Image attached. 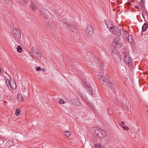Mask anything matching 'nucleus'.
<instances>
[{
	"label": "nucleus",
	"instance_id": "393cba45",
	"mask_svg": "<svg viewBox=\"0 0 148 148\" xmlns=\"http://www.w3.org/2000/svg\"><path fill=\"white\" fill-rule=\"evenodd\" d=\"M94 148H101V146L100 144L97 143L95 144Z\"/></svg>",
	"mask_w": 148,
	"mask_h": 148
},
{
	"label": "nucleus",
	"instance_id": "c85d7f7f",
	"mask_svg": "<svg viewBox=\"0 0 148 148\" xmlns=\"http://www.w3.org/2000/svg\"><path fill=\"white\" fill-rule=\"evenodd\" d=\"M19 2L22 4H23L25 3H26L25 1L24 0H18Z\"/></svg>",
	"mask_w": 148,
	"mask_h": 148
},
{
	"label": "nucleus",
	"instance_id": "e433bc0d",
	"mask_svg": "<svg viewBox=\"0 0 148 148\" xmlns=\"http://www.w3.org/2000/svg\"><path fill=\"white\" fill-rule=\"evenodd\" d=\"M81 73L80 72H79L78 73V74L80 75V73Z\"/></svg>",
	"mask_w": 148,
	"mask_h": 148
},
{
	"label": "nucleus",
	"instance_id": "5701e85b",
	"mask_svg": "<svg viewBox=\"0 0 148 148\" xmlns=\"http://www.w3.org/2000/svg\"><path fill=\"white\" fill-rule=\"evenodd\" d=\"M81 97L83 101H85V103H87L88 105L90 104V103H89L87 101V99L86 97H84V96H81Z\"/></svg>",
	"mask_w": 148,
	"mask_h": 148
},
{
	"label": "nucleus",
	"instance_id": "dca6fc26",
	"mask_svg": "<svg viewBox=\"0 0 148 148\" xmlns=\"http://www.w3.org/2000/svg\"><path fill=\"white\" fill-rule=\"evenodd\" d=\"M148 27V24L145 23L143 25L142 27V30L143 31H144L146 30Z\"/></svg>",
	"mask_w": 148,
	"mask_h": 148
},
{
	"label": "nucleus",
	"instance_id": "39448f33",
	"mask_svg": "<svg viewBox=\"0 0 148 148\" xmlns=\"http://www.w3.org/2000/svg\"><path fill=\"white\" fill-rule=\"evenodd\" d=\"M112 45L114 48H118L121 47L122 46V43L119 41V38L117 37L113 41Z\"/></svg>",
	"mask_w": 148,
	"mask_h": 148
},
{
	"label": "nucleus",
	"instance_id": "ea45409f",
	"mask_svg": "<svg viewBox=\"0 0 148 148\" xmlns=\"http://www.w3.org/2000/svg\"><path fill=\"white\" fill-rule=\"evenodd\" d=\"M90 107H91V106L90 105Z\"/></svg>",
	"mask_w": 148,
	"mask_h": 148
},
{
	"label": "nucleus",
	"instance_id": "0eeeda50",
	"mask_svg": "<svg viewBox=\"0 0 148 148\" xmlns=\"http://www.w3.org/2000/svg\"><path fill=\"white\" fill-rule=\"evenodd\" d=\"M86 35L91 36L94 33V29L92 27L91 25H88L86 31Z\"/></svg>",
	"mask_w": 148,
	"mask_h": 148
},
{
	"label": "nucleus",
	"instance_id": "c9c22d12",
	"mask_svg": "<svg viewBox=\"0 0 148 148\" xmlns=\"http://www.w3.org/2000/svg\"><path fill=\"white\" fill-rule=\"evenodd\" d=\"M1 73V68H0V74Z\"/></svg>",
	"mask_w": 148,
	"mask_h": 148
},
{
	"label": "nucleus",
	"instance_id": "cd10ccee",
	"mask_svg": "<svg viewBox=\"0 0 148 148\" xmlns=\"http://www.w3.org/2000/svg\"><path fill=\"white\" fill-rule=\"evenodd\" d=\"M47 15L48 16L46 18H47V19H50L51 18V14L49 12L47 14Z\"/></svg>",
	"mask_w": 148,
	"mask_h": 148
},
{
	"label": "nucleus",
	"instance_id": "7c9ffc66",
	"mask_svg": "<svg viewBox=\"0 0 148 148\" xmlns=\"http://www.w3.org/2000/svg\"><path fill=\"white\" fill-rule=\"evenodd\" d=\"M41 69V68L39 66L38 67H37L36 68V70L37 71H39Z\"/></svg>",
	"mask_w": 148,
	"mask_h": 148
},
{
	"label": "nucleus",
	"instance_id": "f03ea898",
	"mask_svg": "<svg viewBox=\"0 0 148 148\" xmlns=\"http://www.w3.org/2000/svg\"><path fill=\"white\" fill-rule=\"evenodd\" d=\"M110 31L113 34L119 36L121 34L123 37H124L125 34L126 33L127 34V32L124 29H122L120 30L118 27L116 26L113 27H110Z\"/></svg>",
	"mask_w": 148,
	"mask_h": 148
},
{
	"label": "nucleus",
	"instance_id": "a878e982",
	"mask_svg": "<svg viewBox=\"0 0 148 148\" xmlns=\"http://www.w3.org/2000/svg\"><path fill=\"white\" fill-rule=\"evenodd\" d=\"M59 103L60 104H63L64 103L65 101L63 100L62 99H59Z\"/></svg>",
	"mask_w": 148,
	"mask_h": 148
},
{
	"label": "nucleus",
	"instance_id": "6ab92c4d",
	"mask_svg": "<svg viewBox=\"0 0 148 148\" xmlns=\"http://www.w3.org/2000/svg\"><path fill=\"white\" fill-rule=\"evenodd\" d=\"M41 54L40 52L39 51L37 54L36 56H35V57H37V58L38 59H41Z\"/></svg>",
	"mask_w": 148,
	"mask_h": 148
},
{
	"label": "nucleus",
	"instance_id": "f257e3e1",
	"mask_svg": "<svg viewBox=\"0 0 148 148\" xmlns=\"http://www.w3.org/2000/svg\"><path fill=\"white\" fill-rule=\"evenodd\" d=\"M104 72L103 69L101 70V72L99 73L97 72L96 73V74L98 76L97 78L99 79L100 81L103 80V84L107 86L110 87L112 86V83L106 77L102 75V74Z\"/></svg>",
	"mask_w": 148,
	"mask_h": 148
},
{
	"label": "nucleus",
	"instance_id": "1a4fd4ad",
	"mask_svg": "<svg viewBox=\"0 0 148 148\" xmlns=\"http://www.w3.org/2000/svg\"><path fill=\"white\" fill-rule=\"evenodd\" d=\"M126 37L127 39V40L130 43H132L133 41V37L131 35L130 36L127 34V33H126L124 35L123 38Z\"/></svg>",
	"mask_w": 148,
	"mask_h": 148
},
{
	"label": "nucleus",
	"instance_id": "ddd939ff",
	"mask_svg": "<svg viewBox=\"0 0 148 148\" xmlns=\"http://www.w3.org/2000/svg\"><path fill=\"white\" fill-rule=\"evenodd\" d=\"M8 84H10L12 89H15L16 88V85L15 82H13V83L12 84L10 80L8 81Z\"/></svg>",
	"mask_w": 148,
	"mask_h": 148
},
{
	"label": "nucleus",
	"instance_id": "423d86ee",
	"mask_svg": "<svg viewBox=\"0 0 148 148\" xmlns=\"http://www.w3.org/2000/svg\"><path fill=\"white\" fill-rule=\"evenodd\" d=\"M84 87L85 89L87 91H88V93L90 94H91L92 93V88L91 87L90 83L89 82H86L84 85Z\"/></svg>",
	"mask_w": 148,
	"mask_h": 148
},
{
	"label": "nucleus",
	"instance_id": "4c0bfd02",
	"mask_svg": "<svg viewBox=\"0 0 148 148\" xmlns=\"http://www.w3.org/2000/svg\"><path fill=\"white\" fill-rule=\"evenodd\" d=\"M134 0H132V1L133 2V1H134Z\"/></svg>",
	"mask_w": 148,
	"mask_h": 148
},
{
	"label": "nucleus",
	"instance_id": "9b49d317",
	"mask_svg": "<svg viewBox=\"0 0 148 148\" xmlns=\"http://www.w3.org/2000/svg\"><path fill=\"white\" fill-rule=\"evenodd\" d=\"M31 50L32 53V54L34 56L37 55V54L39 51L37 49H34L33 48H32Z\"/></svg>",
	"mask_w": 148,
	"mask_h": 148
},
{
	"label": "nucleus",
	"instance_id": "2f4dec72",
	"mask_svg": "<svg viewBox=\"0 0 148 148\" xmlns=\"http://www.w3.org/2000/svg\"><path fill=\"white\" fill-rule=\"evenodd\" d=\"M135 8H136V9H138L139 8H139L138 7V6L136 5H135Z\"/></svg>",
	"mask_w": 148,
	"mask_h": 148
},
{
	"label": "nucleus",
	"instance_id": "bb28decb",
	"mask_svg": "<svg viewBox=\"0 0 148 148\" xmlns=\"http://www.w3.org/2000/svg\"><path fill=\"white\" fill-rule=\"evenodd\" d=\"M122 127H123V129L124 130H128L129 129V127H127V126H124L123 125H122L121 124L120 125Z\"/></svg>",
	"mask_w": 148,
	"mask_h": 148
},
{
	"label": "nucleus",
	"instance_id": "2eb2a0df",
	"mask_svg": "<svg viewBox=\"0 0 148 148\" xmlns=\"http://www.w3.org/2000/svg\"><path fill=\"white\" fill-rule=\"evenodd\" d=\"M12 33L14 34H19L20 33V32L18 29H17L16 28H15L12 29Z\"/></svg>",
	"mask_w": 148,
	"mask_h": 148
},
{
	"label": "nucleus",
	"instance_id": "f3484780",
	"mask_svg": "<svg viewBox=\"0 0 148 148\" xmlns=\"http://www.w3.org/2000/svg\"><path fill=\"white\" fill-rule=\"evenodd\" d=\"M22 97V96L20 94H17V98L18 100L21 101H22L23 100Z\"/></svg>",
	"mask_w": 148,
	"mask_h": 148
},
{
	"label": "nucleus",
	"instance_id": "6e6552de",
	"mask_svg": "<svg viewBox=\"0 0 148 148\" xmlns=\"http://www.w3.org/2000/svg\"><path fill=\"white\" fill-rule=\"evenodd\" d=\"M124 59L125 62L127 64H129L131 61V59L129 55V53L126 51L124 53Z\"/></svg>",
	"mask_w": 148,
	"mask_h": 148
},
{
	"label": "nucleus",
	"instance_id": "aec40b11",
	"mask_svg": "<svg viewBox=\"0 0 148 148\" xmlns=\"http://www.w3.org/2000/svg\"><path fill=\"white\" fill-rule=\"evenodd\" d=\"M112 56L113 57L115 58V56H116V57L117 58V59H118V60L119 61H120L121 60V59L119 57V55H117L116 54V53H113V54L112 55Z\"/></svg>",
	"mask_w": 148,
	"mask_h": 148
},
{
	"label": "nucleus",
	"instance_id": "4468645a",
	"mask_svg": "<svg viewBox=\"0 0 148 148\" xmlns=\"http://www.w3.org/2000/svg\"><path fill=\"white\" fill-rule=\"evenodd\" d=\"M29 6L33 10H35L36 9V7L35 5V3L32 1L31 2Z\"/></svg>",
	"mask_w": 148,
	"mask_h": 148
},
{
	"label": "nucleus",
	"instance_id": "72a5a7b5",
	"mask_svg": "<svg viewBox=\"0 0 148 148\" xmlns=\"http://www.w3.org/2000/svg\"><path fill=\"white\" fill-rule=\"evenodd\" d=\"M5 1L7 3H9L10 1V0H5Z\"/></svg>",
	"mask_w": 148,
	"mask_h": 148
},
{
	"label": "nucleus",
	"instance_id": "a211bd4d",
	"mask_svg": "<svg viewBox=\"0 0 148 148\" xmlns=\"http://www.w3.org/2000/svg\"><path fill=\"white\" fill-rule=\"evenodd\" d=\"M21 112V110L19 108L17 109L16 110V111L15 112V114L16 116L19 115Z\"/></svg>",
	"mask_w": 148,
	"mask_h": 148
},
{
	"label": "nucleus",
	"instance_id": "412c9836",
	"mask_svg": "<svg viewBox=\"0 0 148 148\" xmlns=\"http://www.w3.org/2000/svg\"><path fill=\"white\" fill-rule=\"evenodd\" d=\"M17 51L19 53H21L22 51V47L19 45H18L17 46Z\"/></svg>",
	"mask_w": 148,
	"mask_h": 148
},
{
	"label": "nucleus",
	"instance_id": "4be33fe9",
	"mask_svg": "<svg viewBox=\"0 0 148 148\" xmlns=\"http://www.w3.org/2000/svg\"><path fill=\"white\" fill-rule=\"evenodd\" d=\"M71 134V132H70L68 131H66L64 133V135L67 137H69L70 136Z\"/></svg>",
	"mask_w": 148,
	"mask_h": 148
},
{
	"label": "nucleus",
	"instance_id": "9d476101",
	"mask_svg": "<svg viewBox=\"0 0 148 148\" xmlns=\"http://www.w3.org/2000/svg\"><path fill=\"white\" fill-rule=\"evenodd\" d=\"M105 136L106 133L104 131L102 130L98 136L100 139H103L105 138Z\"/></svg>",
	"mask_w": 148,
	"mask_h": 148
},
{
	"label": "nucleus",
	"instance_id": "58836bf2",
	"mask_svg": "<svg viewBox=\"0 0 148 148\" xmlns=\"http://www.w3.org/2000/svg\"><path fill=\"white\" fill-rule=\"evenodd\" d=\"M4 92L5 91V90H4Z\"/></svg>",
	"mask_w": 148,
	"mask_h": 148
},
{
	"label": "nucleus",
	"instance_id": "473e14b6",
	"mask_svg": "<svg viewBox=\"0 0 148 148\" xmlns=\"http://www.w3.org/2000/svg\"><path fill=\"white\" fill-rule=\"evenodd\" d=\"M121 124H122V125H123L124 126L125 124L124 122L123 121H122L121 122Z\"/></svg>",
	"mask_w": 148,
	"mask_h": 148
},
{
	"label": "nucleus",
	"instance_id": "20e7f679",
	"mask_svg": "<svg viewBox=\"0 0 148 148\" xmlns=\"http://www.w3.org/2000/svg\"><path fill=\"white\" fill-rule=\"evenodd\" d=\"M112 45L114 48H118L121 47L122 46V43L119 41V38L117 37L113 41Z\"/></svg>",
	"mask_w": 148,
	"mask_h": 148
},
{
	"label": "nucleus",
	"instance_id": "f704fd0d",
	"mask_svg": "<svg viewBox=\"0 0 148 148\" xmlns=\"http://www.w3.org/2000/svg\"><path fill=\"white\" fill-rule=\"evenodd\" d=\"M131 3H127V5H131Z\"/></svg>",
	"mask_w": 148,
	"mask_h": 148
},
{
	"label": "nucleus",
	"instance_id": "f8f14e48",
	"mask_svg": "<svg viewBox=\"0 0 148 148\" xmlns=\"http://www.w3.org/2000/svg\"><path fill=\"white\" fill-rule=\"evenodd\" d=\"M101 129L99 128H96L94 130V134L97 136H98L99 134L101 132Z\"/></svg>",
	"mask_w": 148,
	"mask_h": 148
},
{
	"label": "nucleus",
	"instance_id": "7ed1b4c3",
	"mask_svg": "<svg viewBox=\"0 0 148 148\" xmlns=\"http://www.w3.org/2000/svg\"><path fill=\"white\" fill-rule=\"evenodd\" d=\"M63 24H66L68 26V28L70 30L73 32H76L77 31L76 26L75 25L74 23L73 22H70L68 19H65L63 22Z\"/></svg>",
	"mask_w": 148,
	"mask_h": 148
},
{
	"label": "nucleus",
	"instance_id": "b1692460",
	"mask_svg": "<svg viewBox=\"0 0 148 148\" xmlns=\"http://www.w3.org/2000/svg\"><path fill=\"white\" fill-rule=\"evenodd\" d=\"M9 80L8 79H6V84L7 86H5V89H9V86L8 84H8V81Z\"/></svg>",
	"mask_w": 148,
	"mask_h": 148
},
{
	"label": "nucleus",
	"instance_id": "c756f323",
	"mask_svg": "<svg viewBox=\"0 0 148 148\" xmlns=\"http://www.w3.org/2000/svg\"><path fill=\"white\" fill-rule=\"evenodd\" d=\"M72 71H73L74 72L76 73L77 74L78 72V71H77V70L75 68L73 69Z\"/></svg>",
	"mask_w": 148,
	"mask_h": 148
}]
</instances>
